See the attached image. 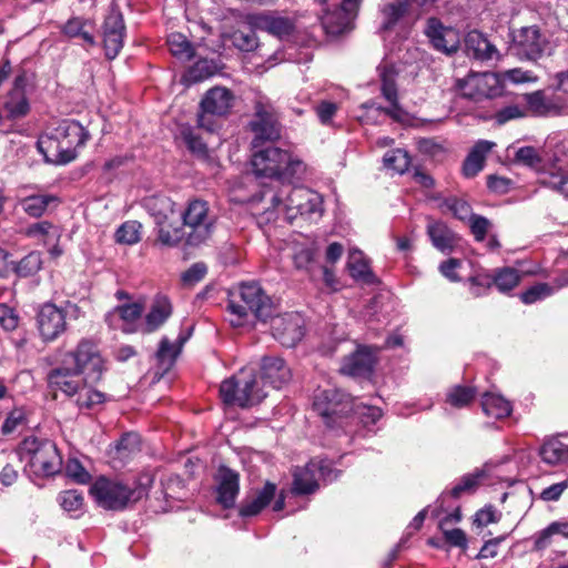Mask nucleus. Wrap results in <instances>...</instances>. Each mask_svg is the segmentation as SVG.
Here are the masks:
<instances>
[{"mask_svg": "<svg viewBox=\"0 0 568 568\" xmlns=\"http://www.w3.org/2000/svg\"><path fill=\"white\" fill-rule=\"evenodd\" d=\"M252 205L258 215V223L276 222L280 215L293 223L301 217L316 222L323 214V197L320 193L303 186H290V183L274 191L273 187L261 191L252 199Z\"/></svg>", "mask_w": 568, "mask_h": 568, "instance_id": "1", "label": "nucleus"}, {"mask_svg": "<svg viewBox=\"0 0 568 568\" xmlns=\"http://www.w3.org/2000/svg\"><path fill=\"white\" fill-rule=\"evenodd\" d=\"M105 369L98 343L92 338H81L74 349L61 354L58 366L48 373V385L71 397L79 390L81 379L97 383Z\"/></svg>", "mask_w": 568, "mask_h": 568, "instance_id": "2", "label": "nucleus"}, {"mask_svg": "<svg viewBox=\"0 0 568 568\" xmlns=\"http://www.w3.org/2000/svg\"><path fill=\"white\" fill-rule=\"evenodd\" d=\"M90 139L89 131L77 120H52L37 144L48 163L68 164Z\"/></svg>", "mask_w": 568, "mask_h": 568, "instance_id": "3", "label": "nucleus"}, {"mask_svg": "<svg viewBox=\"0 0 568 568\" xmlns=\"http://www.w3.org/2000/svg\"><path fill=\"white\" fill-rule=\"evenodd\" d=\"M251 162L253 172L257 178L271 180L268 185H263L262 191L271 187L276 191L278 185L283 186L294 179H300L305 171L303 161L271 144L253 150Z\"/></svg>", "mask_w": 568, "mask_h": 568, "instance_id": "4", "label": "nucleus"}, {"mask_svg": "<svg viewBox=\"0 0 568 568\" xmlns=\"http://www.w3.org/2000/svg\"><path fill=\"white\" fill-rule=\"evenodd\" d=\"M227 310L231 325L242 326L250 314L261 322H266L274 313V304L256 282L241 283L229 295Z\"/></svg>", "mask_w": 568, "mask_h": 568, "instance_id": "5", "label": "nucleus"}, {"mask_svg": "<svg viewBox=\"0 0 568 568\" xmlns=\"http://www.w3.org/2000/svg\"><path fill=\"white\" fill-rule=\"evenodd\" d=\"M18 454L36 476L49 477L61 470L62 458L51 440L28 437L20 444Z\"/></svg>", "mask_w": 568, "mask_h": 568, "instance_id": "6", "label": "nucleus"}, {"mask_svg": "<svg viewBox=\"0 0 568 568\" xmlns=\"http://www.w3.org/2000/svg\"><path fill=\"white\" fill-rule=\"evenodd\" d=\"M90 494L98 505L108 510H122L136 503L144 495V488L135 483L99 477L90 487Z\"/></svg>", "mask_w": 568, "mask_h": 568, "instance_id": "7", "label": "nucleus"}, {"mask_svg": "<svg viewBox=\"0 0 568 568\" xmlns=\"http://www.w3.org/2000/svg\"><path fill=\"white\" fill-rule=\"evenodd\" d=\"M313 409L328 428L344 429L352 418L349 414L354 410V403L352 397L341 389H318L314 396Z\"/></svg>", "mask_w": 568, "mask_h": 568, "instance_id": "8", "label": "nucleus"}, {"mask_svg": "<svg viewBox=\"0 0 568 568\" xmlns=\"http://www.w3.org/2000/svg\"><path fill=\"white\" fill-rule=\"evenodd\" d=\"M240 378L233 376L222 382L220 395L227 405L250 407L261 403L266 393L257 386V378L253 371L241 369Z\"/></svg>", "mask_w": 568, "mask_h": 568, "instance_id": "9", "label": "nucleus"}, {"mask_svg": "<svg viewBox=\"0 0 568 568\" xmlns=\"http://www.w3.org/2000/svg\"><path fill=\"white\" fill-rule=\"evenodd\" d=\"M341 471L333 467L328 459L313 458L303 467H295L293 471L292 493L294 495H310L317 490L320 481L333 483Z\"/></svg>", "mask_w": 568, "mask_h": 568, "instance_id": "10", "label": "nucleus"}, {"mask_svg": "<svg viewBox=\"0 0 568 568\" xmlns=\"http://www.w3.org/2000/svg\"><path fill=\"white\" fill-rule=\"evenodd\" d=\"M454 89L464 99L481 102L503 94V80L496 72L470 71L465 78L455 80Z\"/></svg>", "mask_w": 568, "mask_h": 568, "instance_id": "11", "label": "nucleus"}, {"mask_svg": "<svg viewBox=\"0 0 568 568\" xmlns=\"http://www.w3.org/2000/svg\"><path fill=\"white\" fill-rule=\"evenodd\" d=\"M235 97L224 87L210 89L201 100L197 114V126L207 132H214L217 128L214 116H224L233 108Z\"/></svg>", "mask_w": 568, "mask_h": 568, "instance_id": "12", "label": "nucleus"}, {"mask_svg": "<svg viewBox=\"0 0 568 568\" xmlns=\"http://www.w3.org/2000/svg\"><path fill=\"white\" fill-rule=\"evenodd\" d=\"M183 226L190 229L186 234L187 246H199L210 239L213 232V220L209 215V206L205 201L192 200L186 209L180 212Z\"/></svg>", "mask_w": 568, "mask_h": 568, "instance_id": "13", "label": "nucleus"}, {"mask_svg": "<svg viewBox=\"0 0 568 568\" xmlns=\"http://www.w3.org/2000/svg\"><path fill=\"white\" fill-rule=\"evenodd\" d=\"M254 136L252 149L265 148V143H273L281 136V128L271 104L257 101L254 106V119L250 122Z\"/></svg>", "mask_w": 568, "mask_h": 568, "instance_id": "14", "label": "nucleus"}, {"mask_svg": "<svg viewBox=\"0 0 568 568\" xmlns=\"http://www.w3.org/2000/svg\"><path fill=\"white\" fill-rule=\"evenodd\" d=\"M102 45L108 60H114L124 45L126 27L119 6L112 2L105 14L102 26Z\"/></svg>", "mask_w": 568, "mask_h": 568, "instance_id": "15", "label": "nucleus"}, {"mask_svg": "<svg viewBox=\"0 0 568 568\" xmlns=\"http://www.w3.org/2000/svg\"><path fill=\"white\" fill-rule=\"evenodd\" d=\"M80 308L75 304H68L65 310L59 308L52 303L41 306L38 316V329L43 341L57 339L67 328L65 317L71 314L78 317Z\"/></svg>", "mask_w": 568, "mask_h": 568, "instance_id": "16", "label": "nucleus"}, {"mask_svg": "<svg viewBox=\"0 0 568 568\" xmlns=\"http://www.w3.org/2000/svg\"><path fill=\"white\" fill-rule=\"evenodd\" d=\"M549 45L537 26L524 27L513 38V50L520 60L537 61L549 51Z\"/></svg>", "mask_w": 568, "mask_h": 568, "instance_id": "17", "label": "nucleus"}, {"mask_svg": "<svg viewBox=\"0 0 568 568\" xmlns=\"http://www.w3.org/2000/svg\"><path fill=\"white\" fill-rule=\"evenodd\" d=\"M268 320L272 336L285 347H294L305 335V321L298 313L272 314Z\"/></svg>", "mask_w": 568, "mask_h": 568, "instance_id": "18", "label": "nucleus"}, {"mask_svg": "<svg viewBox=\"0 0 568 568\" xmlns=\"http://www.w3.org/2000/svg\"><path fill=\"white\" fill-rule=\"evenodd\" d=\"M382 80V94L390 103L388 108L377 105L374 101H367L364 103V108L368 112L377 113L378 115L386 114L396 121H403L406 113L398 104L397 88L395 84V74L393 68L383 65L381 70Z\"/></svg>", "mask_w": 568, "mask_h": 568, "instance_id": "19", "label": "nucleus"}, {"mask_svg": "<svg viewBox=\"0 0 568 568\" xmlns=\"http://www.w3.org/2000/svg\"><path fill=\"white\" fill-rule=\"evenodd\" d=\"M359 2L361 0H343L341 8L325 12L322 17V26L326 34L337 37L351 31Z\"/></svg>", "mask_w": 568, "mask_h": 568, "instance_id": "20", "label": "nucleus"}, {"mask_svg": "<svg viewBox=\"0 0 568 568\" xmlns=\"http://www.w3.org/2000/svg\"><path fill=\"white\" fill-rule=\"evenodd\" d=\"M277 487L267 481L262 488L253 489L246 494L239 507L242 518L255 517L261 514L275 498Z\"/></svg>", "mask_w": 568, "mask_h": 568, "instance_id": "21", "label": "nucleus"}, {"mask_svg": "<svg viewBox=\"0 0 568 568\" xmlns=\"http://www.w3.org/2000/svg\"><path fill=\"white\" fill-rule=\"evenodd\" d=\"M376 356L367 346L358 347L343 359L341 373L352 377H369L374 371Z\"/></svg>", "mask_w": 568, "mask_h": 568, "instance_id": "22", "label": "nucleus"}, {"mask_svg": "<svg viewBox=\"0 0 568 568\" xmlns=\"http://www.w3.org/2000/svg\"><path fill=\"white\" fill-rule=\"evenodd\" d=\"M216 501L225 509L235 505L240 491L239 474L225 466L220 467L217 473Z\"/></svg>", "mask_w": 568, "mask_h": 568, "instance_id": "23", "label": "nucleus"}, {"mask_svg": "<svg viewBox=\"0 0 568 568\" xmlns=\"http://www.w3.org/2000/svg\"><path fill=\"white\" fill-rule=\"evenodd\" d=\"M425 34L432 45L444 53L455 52L458 48V38L455 31L446 28L436 18H429L425 28Z\"/></svg>", "mask_w": 568, "mask_h": 568, "instance_id": "24", "label": "nucleus"}, {"mask_svg": "<svg viewBox=\"0 0 568 568\" xmlns=\"http://www.w3.org/2000/svg\"><path fill=\"white\" fill-rule=\"evenodd\" d=\"M261 377L264 384L281 389L291 379V369L283 358L264 356L261 363Z\"/></svg>", "mask_w": 568, "mask_h": 568, "instance_id": "25", "label": "nucleus"}, {"mask_svg": "<svg viewBox=\"0 0 568 568\" xmlns=\"http://www.w3.org/2000/svg\"><path fill=\"white\" fill-rule=\"evenodd\" d=\"M528 109L538 116H558L568 114L567 108L558 98L547 97L542 91L525 95Z\"/></svg>", "mask_w": 568, "mask_h": 568, "instance_id": "26", "label": "nucleus"}, {"mask_svg": "<svg viewBox=\"0 0 568 568\" xmlns=\"http://www.w3.org/2000/svg\"><path fill=\"white\" fill-rule=\"evenodd\" d=\"M487 477V466L477 468L459 478L449 491H444L437 499L442 508L447 497L459 498L466 494H473Z\"/></svg>", "mask_w": 568, "mask_h": 568, "instance_id": "27", "label": "nucleus"}, {"mask_svg": "<svg viewBox=\"0 0 568 568\" xmlns=\"http://www.w3.org/2000/svg\"><path fill=\"white\" fill-rule=\"evenodd\" d=\"M173 306L170 298L164 294H156L151 304L150 311L144 318V328L146 333L159 329L172 315Z\"/></svg>", "mask_w": 568, "mask_h": 568, "instance_id": "28", "label": "nucleus"}, {"mask_svg": "<svg viewBox=\"0 0 568 568\" xmlns=\"http://www.w3.org/2000/svg\"><path fill=\"white\" fill-rule=\"evenodd\" d=\"M465 51L468 57L479 61H489L498 55L496 47L477 30L466 34Z\"/></svg>", "mask_w": 568, "mask_h": 568, "instance_id": "29", "label": "nucleus"}, {"mask_svg": "<svg viewBox=\"0 0 568 568\" xmlns=\"http://www.w3.org/2000/svg\"><path fill=\"white\" fill-rule=\"evenodd\" d=\"M427 235L432 244L444 254H450L457 245V235L442 221H429Z\"/></svg>", "mask_w": 568, "mask_h": 568, "instance_id": "30", "label": "nucleus"}, {"mask_svg": "<svg viewBox=\"0 0 568 568\" xmlns=\"http://www.w3.org/2000/svg\"><path fill=\"white\" fill-rule=\"evenodd\" d=\"M144 205L154 217L156 225L180 220V212L175 210V203L165 195H155L146 199Z\"/></svg>", "mask_w": 568, "mask_h": 568, "instance_id": "31", "label": "nucleus"}, {"mask_svg": "<svg viewBox=\"0 0 568 568\" xmlns=\"http://www.w3.org/2000/svg\"><path fill=\"white\" fill-rule=\"evenodd\" d=\"M494 146L495 143L487 140L476 142L463 163V174L466 178L476 176L484 169L486 156Z\"/></svg>", "mask_w": 568, "mask_h": 568, "instance_id": "32", "label": "nucleus"}, {"mask_svg": "<svg viewBox=\"0 0 568 568\" xmlns=\"http://www.w3.org/2000/svg\"><path fill=\"white\" fill-rule=\"evenodd\" d=\"M347 270L352 278L357 282L367 285L377 283V277L372 272L367 258L364 256L363 252L357 248L349 250L348 252Z\"/></svg>", "mask_w": 568, "mask_h": 568, "instance_id": "33", "label": "nucleus"}, {"mask_svg": "<svg viewBox=\"0 0 568 568\" xmlns=\"http://www.w3.org/2000/svg\"><path fill=\"white\" fill-rule=\"evenodd\" d=\"M434 0H386L382 12L384 21L382 28L387 30L392 28L407 11L408 7L413 3L420 8H426L433 4Z\"/></svg>", "mask_w": 568, "mask_h": 568, "instance_id": "34", "label": "nucleus"}, {"mask_svg": "<svg viewBox=\"0 0 568 568\" xmlns=\"http://www.w3.org/2000/svg\"><path fill=\"white\" fill-rule=\"evenodd\" d=\"M58 202V197L52 194H29L18 199V205L32 219L43 216L49 206Z\"/></svg>", "mask_w": 568, "mask_h": 568, "instance_id": "35", "label": "nucleus"}, {"mask_svg": "<svg viewBox=\"0 0 568 568\" xmlns=\"http://www.w3.org/2000/svg\"><path fill=\"white\" fill-rule=\"evenodd\" d=\"M94 24L91 20L75 17L65 22L62 28V32L69 38L81 39L84 44L94 47L97 41L92 32Z\"/></svg>", "mask_w": 568, "mask_h": 568, "instance_id": "36", "label": "nucleus"}, {"mask_svg": "<svg viewBox=\"0 0 568 568\" xmlns=\"http://www.w3.org/2000/svg\"><path fill=\"white\" fill-rule=\"evenodd\" d=\"M254 26L280 39L288 36L293 30V24L290 19L272 14L256 16Z\"/></svg>", "mask_w": 568, "mask_h": 568, "instance_id": "37", "label": "nucleus"}, {"mask_svg": "<svg viewBox=\"0 0 568 568\" xmlns=\"http://www.w3.org/2000/svg\"><path fill=\"white\" fill-rule=\"evenodd\" d=\"M480 404L484 414L495 419L506 418L513 412L511 403L501 395L495 393H485L481 397Z\"/></svg>", "mask_w": 568, "mask_h": 568, "instance_id": "38", "label": "nucleus"}, {"mask_svg": "<svg viewBox=\"0 0 568 568\" xmlns=\"http://www.w3.org/2000/svg\"><path fill=\"white\" fill-rule=\"evenodd\" d=\"M2 111L8 120L24 118L30 111V103L26 93L9 91L3 100Z\"/></svg>", "mask_w": 568, "mask_h": 568, "instance_id": "39", "label": "nucleus"}, {"mask_svg": "<svg viewBox=\"0 0 568 568\" xmlns=\"http://www.w3.org/2000/svg\"><path fill=\"white\" fill-rule=\"evenodd\" d=\"M187 335H180L176 342L171 343L169 338L163 337L160 342L159 349L156 352V358L159 363L164 366V369H169L176 361L180 355L184 343L187 341Z\"/></svg>", "mask_w": 568, "mask_h": 568, "instance_id": "40", "label": "nucleus"}, {"mask_svg": "<svg viewBox=\"0 0 568 568\" xmlns=\"http://www.w3.org/2000/svg\"><path fill=\"white\" fill-rule=\"evenodd\" d=\"M180 220L164 222L158 226V241L163 246L174 247L179 245L182 240L186 242V232L183 225L179 224Z\"/></svg>", "mask_w": 568, "mask_h": 568, "instance_id": "41", "label": "nucleus"}, {"mask_svg": "<svg viewBox=\"0 0 568 568\" xmlns=\"http://www.w3.org/2000/svg\"><path fill=\"white\" fill-rule=\"evenodd\" d=\"M539 456L551 466L565 463L568 460V445L557 438L548 439L540 446Z\"/></svg>", "mask_w": 568, "mask_h": 568, "instance_id": "42", "label": "nucleus"}, {"mask_svg": "<svg viewBox=\"0 0 568 568\" xmlns=\"http://www.w3.org/2000/svg\"><path fill=\"white\" fill-rule=\"evenodd\" d=\"M216 70L217 67L212 60L200 59L186 70L182 77V81L184 84L191 85L209 79Z\"/></svg>", "mask_w": 568, "mask_h": 568, "instance_id": "43", "label": "nucleus"}, {"mask_svg": "<svg viewBox=\"0 0 568 568\" xmlns=\"http://www.w3.org/2000/svg\"><path fill=\"white\" fill-rule=\"evenodd\" d=\"M88 383L89 382L81 379V386L73 395L77 396L75 403L81 409H93L105 400V394L88 386Z\"/></svg>", "mask_w": 568, "mask_h": 568, "instance_id": "44", "label": "nucleus"}, {"mask_svg": "<svg viewBox=\"0 0 568 568\" xmlns=\"http://www.w3.org/2000/svg\"><path fill=\"white\" fill-rule=\"evenodd\" d=\"M168 45L172 55L181 61H189L194 57L192 43L182 33H171L168 38Z\"/></svg>", "mask_w": 568, "mask_h": 568, "instance_id": "45", "label": "nucleus"}, {"mask_svg": "<svg viewBox=\"0 0 568 568\" xmlns=\"http://www.w3.org/2000/svg\"><path fill=\"white\" fill-rule=\"evenodd\" d=\"M568 285V280L560 282L556 287L548 283H537L520 294V300L525 304H534L552 295L557 288Z\"/></svg>", "mask_w": 568, "mask_h": 568, "instance_id": "46", "label": "nucleus"}, {"mask_svg": "<svg viewBox=\"0 0 568 568\" xmlns=\"http://www.w3.org/2000/svg\"><path fill=\"white\" fill-rule=\"evenodd\" d=\"M26 235L31 239L42 241L47 244L48 240L59 241L60 231L49 221H40L29 225L26 229Z\"/></svg>", "mask_w": 568, "mask_h": 568, "instance_id": "47", "label": "nucleus"}, {"mask_svg": "<svg viewBox=\"0 0 568 568\" xmlns=\"http://www.w3.org/2000/svg\"><path fill=\"white\" fill-rule=\"evenodd\" d=\"M58 501L62 509L69 513L72 517H79L83 509V495L75 489L64 490L59 494Z\"/></svg>", "mask_w": 568, "mask_h": 568, "instance_id": "48", "label": "nucleus"}, {"mask_svg": "<svg viewBox=\"0 0 568 568\" xmlns=\"http://www.w3.org/2000/svg\"><path fill=\"white\" fill-rule=\"evenodd\" d=\"M383 162L386 169L403 174L410 165V156L403 149H394L385 153Z\"/></svg>", "mask_w": 568, "mask_h": 568, "instance_id": "49", "label": "nucleus"}, {"mask_svg": "<svg viewBox=\"0 0 568 568\" xmlns=\"http://www.w3.org/2000/svg\"><path fill=\"white\" fill-rule=\"evenodd\" d=\"M475 396L474 387L456 385L448 390L446 402L455 408H464L474 400Z\"/></svg>", "mask_w": 568, "mask_h": 568, "instance_id": "50", "label": "nucleus"}, {"mask_svg": "<svg viewBox=\"0 0 568 568\" xmlns=\"http://www.w3.org/2000/svg\"><path fill=\"white\" fill-rule=\"evenodd\" d=\"M520 281V273L513 267H503L496 271L493 282L501 293H507L515 288Z\"/></svg>", "mask_w": 568, "mask_h": 568, "instance_id": "51", "label": "nucleus"}, {"mask_svg": "<svg viewBox=\"0 0 568 568\" xmlns=\"http://www.w3.org/2000/svg\"><path fill=\"white\" fill-rule=\"evenodd\" d=\"M540 183L568 197V173L561 169L544 173L540 178Z\"/></svg>", "mask_w": 568, "mask_h": 568, "instance_id": "52", "label": "nucleus"}, {"mask_svg": "<svg viewBox=\"0 0 568 568\" xmlns=\"http://www.w3.org/2000/svg\"><path fill=\"white\" fill-rule=\"evenodd\" d=\"M180 135L190 152L197 154V155L206 154V151H207L206 144L203 142L202 138L197 134L195 128H193L189 124H183L180 126Z\"/></svg>", "mask_w": 568, "mask_h": 568, "instance_id": "53", "label": "nucleus"}, {"mask_svg": "<svg viewBox=\"0 0 568 568\" xmlns=\"http://www.w3.org/2000/svg\"><path fill=\"white\" fill-rule=\"evenodd\" d=\"M142 225L138 221L124 222L115 232L118 243L133 245L141 240Z\"/></svg>", "mask_w": 568, "mask_h": 568, "instance_id": "54", "label": "nucleus"}, {"mask_svg": "<svg viewBox=\"0 0 568 568\" xmlns=\"http://www.w3.org/2000/svg\"><path fill=\"white\" fill-rule=\"evenodd\" d=\"M353 412L368 432H374V426L383 416L382 409L376 406L357 405Z\"/></svg>", "mask_w": 568, "mask_h": 568, "instance_id": "55", "label": "nucleus"}, {"mask_svg": "<svg viewBox=\"0 0 568 568\" xmlns=\"http://www.w3.org/2000/svg\"><path fill=\"white\" fill-rule=\"evenodd\" d=\"M232 43L241 51H252L258 45L255 31L252 29L236 30L232 33Z\"/></svg>", "mask_w": 568, "mask_h": 568, "instance_id": "56", "label": "nucleus"}, {"mask_svg": "<svg viewBox=\"0 0 568 568\" xmlns=\"http://www.w3.org/2000/svg\"><path fill=\"white\" fill-rule=\"evenodd\" d=\"M115 449L121 458H126L129 455L140 450V437L135 433H126L115 444Z\"/></svg>", "mask_w": 568, "mask_h": 568, "instance_id": "57", "label": "nucleus"}, {"mask_svg": "<svg viewBox=\"0 0 568 568\" xmlns=\"http://www.w3.org/2000/svg\"><path fill=\"white\" fill-rule=\"evenodd\" d=\"M41 265V254L39 252H31L19 261L16 271L20 276H29L37 273Z\"/></svg>", "mask_w": 568, "mask_h": 568, "instance_id": "58", "label": "nucleus"}, {"mask_svg": "<svg viewBox=\"0 0 568 568\" xmlns=\"http://www.w3.org/2000/svg\"><path fill=\"white\" fill-rule=\"evenodd\" d=\"M27 424V416L22 408L12 409L6 417L1 432L3 435H10Z\"/></svg>", "mask_w": 568, "mask_h": 568, "instance_id": "59", "label": "nucleus"}, {"mask_svg": "<svg viewBox=\"0 0 568 568\" xmlns=\"http://www.w3.org/2000/svg\"><path fill=\"white\" fill-rule=\"evenodd\" d=\"M293 262L297 270L311 272L314 263V250L310 246H296L293 254Z\"/></svg>", "mask_w": 568, "mask_h": 568, "instance_id": "60", "label": "nucleus"}, {"mask_svg": "<svg viewBox=\"0 0 568 568\" xmlns=\"http://www.w3.org/2000/svg\"><path fill=\"white\" fill-rule=\"evenodd\" d=\"M207 273V266L203 262L192 264L181 274V281L185 286H193L201 282Z\"/></svg>", "mask_w": 568, "mask_h": 568, "instance_id": "61", "label": "nucleus"}, {"mask_svg": "<svg viewBox=\"0 0 568 568\" xmlns=\"http://www.w3.org/2000/svg\"><path fill=\"white\" fill-rule=\"evenodd\" d=\"M515 161L530 169H538L541 159L532 146H521L515 153Z\"/></svg>", "mask_w": 568, "mask_h": 568, "instance_id": "62", "label": "nucleus"}, {"mask_svg": "<svg viewBox=\"0 0 568 568\" xmlns=\"http://www.w3.org/2000/svg\"><path fill=\"white\" fill-rule=\"evenodd\" d=\"M445 206L453 213L458 220L470 219L471 206L465 200L458 197H448L445 200Z\"/></svg>", "mask_w": 568, "mask_h": 568, "instance_id": "63", "label": "nucleus"}, {"mask_svg": "<svg viewBox=\"0 0 568 568\" xmlns=\"http://www.w3.org/2000/svg\"><path fill=\"white\" fill-rule=\"evenodd\" d=\"M114 311L125 323H133L141 317L143 306L140 303H129L116 306Z\"/></svg>", "mask_w": 568, "mask_h": 568, "instance_id": "64", "label": "nucleus"}]
</instances>
